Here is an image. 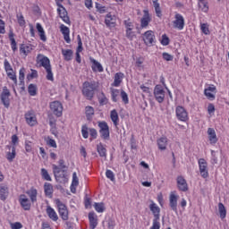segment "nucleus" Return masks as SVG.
Segmentation results:
<instances>
[{
    "instance_id": "61",
    "label": "nucleus",
    "mask_w": 229,
    "mask_h": 229,
    "mask_svg": "<svg viewBox=\"0 0 229 229\" xmlns=\"http://www.w3.org/2000/svg\"><path fill=\"white\" fill-rule=\"evenodd\" d=\"M78 184H79L78 175H76V172H74L72 174V187H78Z\"/></svg>"
},
{
    "instance_id": "8",
    "label": "nucleus",
    "mask_w": 229,
    "mask_h": 229,
    "mask_svg": "<svg viewBox=\"0 0 229 229\" xmlns=\"http://www.w3.org/2000/svg\"><path fill=\"white\" fill-rule=\"evenodd\" d=\"M175 114L178 121H182V123H185L189 120V113H187V110H185V107L182 106H178L175 108Z\"/></svg>"
},
{
    "instance_id": "11",
    "label": "nucleus",
    "mask_w": 229,
    "mask_h": 229,
    "mask_svg": "<svg viewBox=\"0 0 229 229\" xmlns=\"http://www.w3.org/2000/svg\"><path fill=\"white\" fill-rule=\"evenodd\" d=\"M37 63L39 64V67H44V69H48L51 67V61L47 58V56L44 55H38Z\"/></svg>"
},
{
    "instance_id": "16",
    "label": "nucleus",
    "mask_w": 229,
    "mask_h": 229,
    "mask_svg": "<svg viewBox=\"0 0 229 229\" xmlns=\"http://www.w3.org/2000/svg\"><path fill=\"white\" fill-rule=\"evenodd\" d=\"M19 203L23 210H30L31 208V201L24 194L20 195Z\"/></svg>"
},
{
    "instance_id": "17",
    "label": "nucleus",
    "mask_w": 229,
    "mask_h": 229,
    "mask_svg": "<svg viewBox=\"0 0 229 229\" xmlns=\"http://www.w3.org/2000/svg\"><path fill=\"white\" fill-rule=\"evenodd\" d=\"M25 120L29 126H35L37 124V116H35L33 111H29L25 114Z\"/></svg>"
},
{
    "instance_id": "43",
    "label": "nucleus",
    "mask_w": 229,
    "mask_h": 229,
    "mask_svg": "<svg viewBox=\"0 0 229 229\" xmlns=\"http://www.w3.org/2000/svg\"><path fill=\"white\" fill-rule=\"evenodd\" d=\"M41 176L43 180H46L47 182H51V175H49V173L46 168L41 169Z\"/></svg>"
},
{
    "instance_id": "4",
    "label": "nucleus",
    "mask_w": 229,
    "mask_h": 229,
    "mask_svg": "<svg viewBox=\"0 0 229 229\" xmlns=\"http://www.w3.org/2000/svg\"><path fill=\"white\" fill-rule=\"evenodd\" d=\"M154 98L157 103L162 104L165 101V90H164V87L160 84H157L154 88Z\"/></svg>"
},
{
    "instance_id": "37",
    "label": "nucleus",
    "mask_w": 229,
    "mask_h": 229,
    "mask_svg": "<svg viewBox=\"0 0 229 229\" xmlns=\"http://www.w3.org/2000/svg\"><path fill=\"white\" fill-rule=\"evenodd\" d=\"M119 94H121L119 89L111 88V99L114 103L119 101Z\"/></svg>"
},
{
    "instance_id": "38",
    "label": "nucleus",
    "mask_w": 229,
    "mask_h": 229,
    "mask_svg": "<svg viewBox=\"0 0 229 229\" xmlns=\"http://www.w3.org/2000/svg\"><path fill=\"white\" fill-rule=\"evenodd\" d=\"M218 212L221 219H225V217H226V208H225V205L222 202L218 203Z\"/></svg>"
},
{
    "instance_id": "46",
    "label": "nucleus",
    "mask_w": 229,
    "mask_h": 229,
    "mask_svg": "<svg viewBox=\"0 0 229 229\" xmlns=\"http://www.w3.org/2000/svg\"><path fill=\"white\" fill-rule=\"evenodd\" d=\"M24 72H26V68L22 67V68L19 71L20 85H24V78H25Z\"/></svg>"
},
{
    "instance_id": "34",
    "label": "nucleus",
    "mask_w": 229,
    "mask_h": 229,
    "mask_svg": "<svg viewBox=\"0 0 229 229\" xmlns=\"http://www.w3.org/2000/svg\"><path fill=\"white\" fill-rule=\"evenodd\" d=\"M15 34H13V31L10 30L9 32V39L11 42V47L12 50L13 51V53H15V51H17V41H15Z\"/></svg>"
},
{
    "instance_id": "19",
    "label": "nucleus",
    "mask_w": 229,
    "mask_h": 229,
    "mask_svg": "<svg viewBox=\"0 0 229 229\" xmlns=\"http://www.w3.org/2000/svg\"><path fill=\"white\" fill-rule=\"evenodd\" d=\"M143 13V17L140 20V26L141 28H148L149 22H151V16H149V11L148 10H144Z\"/></svg>"
},
{
    "instance_id": "9",
    "label": "nucleus",
    "mask_w": 229,
    "mask_h": 229,
    "mask_svg": "<svg viewBox=\"0 0 229 229\" xmlns=\"http://www.w3.org/2000/svg\"><path fill=\"white\" fill-rule=\"evenodd\" d=\"M200 176L208 178V163L205 158H199L198 161Z\"/></svg>"
},
{
    "instance_id": "3",
    "label": "nucleus",
    "mask_w": 229,
    "mask_h": 229,
    "mask_svg": "<svg viewBox=\"0 0 229 229\" xmlns=\"http://www.w3.org/2000/svg\"><path fill=\"white\" fill-rule=\"evenodd\" d=\"M98 126L99 128V133L103 140H110V127L105 121L98 122Z\"/></svg>"
},
{
    "instance_id": "59",
    "label": "nucleus",
    "mask_w": 229,
    "mask_h": 229,
    "mask_svg": "<svg viewBox=\"0 0 229 229\" xmlns=\"http://www.w3.org/2000/svg\"><path fill=\"white\" fill-rule=\"evenodd\" d=\"M47 144L50 146V148H57L56 141L51 139V137H47Z\"/></svg>"
},
{
    "instance_id": "44",
    "label": "nucleus",
    "mask_w": 229,
    "mask_h": 229,
    "mask_svg": "<svg viewBox=\"0 0 229 229\" xmlns=\"http://www.w3.org/2000/svg\"><path fill=\"white\" fill-rule=\"evenodd\" d=\"M37 86L35 84H30L28 87V92L30 96H37Z\"/></svg>"
},
{
    "instance_id": "29",
    "label": "nucleus",
    "mask_w": 229,
    "mask_h": 229,
    "mask_svg": "<svg viewBox=\"0 0 229 229\" xmlns=\"http://www.w3.org/2000/svg\"><path fill=\"white\" fill-rule=\"evenodd\" d=\"M36 28L38 30V33L39 35L40 40H42V42H46L47 40V38L46 37V31H44V28L42 27V24L37 23Z\"/></svg>"
},
{
    "instance_id": "22",
    "label": "nucleus",
    "mask_w": 229,
    "mask_h": 229,
    "mask_svg": "<svg viewBox=\"0 0 229 229\" xmlns=\"http://www.w3.org/2000/svg\"><path fill=\"white\" fill-rule=\"evenodd\" d=\"M6 148L8 149H11L12 151L7 152L6 154V158L8 160V162H13V159L15 158V157H17V152L15 151V146H12V145H7Z\"/></svg>"
},
{
    "instance_id": "12",
    "label": "nucleus",
    "mask_w": 229,
    "mask_h": 229,
    "mask_svg": "<svg viewBox=\"0 0 229 229\" xmlns=\"http://www.w3.org/2000/svg\"><path fill=\"white\" fill-rule=\"evenodd\" d=\"M178 198H180V196L173 192L169 196V207L175 214H178Z\"/></svg>"
},
{
    "instance_id": "5",
    "label": "nucleus",
    "mask_w": 229,
    "mask_h": 229,
    "mask_svg": "<svg viewBox=\"0 0 229 229\" xmlns=\"http://www.w3.org/2000/svg\"><path fill=\"white\" fill-rule=\"evenodd\" d=\"M55 204L61 219H63V221H67V219H69V210L67 209V206L61 202L60 199H55Z\"/></svg>"
},
{
    "instance_id": "36",
    "label": "nucleus",
    "mask_w": 229,
    "mask_h": 229,
    "mask_svg": "<svg viewBox=\"0 0 229 229\" xmlns=\"http://www.w3.org/2000/svg\"><path fill=\"white\" fill-rule=\"evenodd\" d=\"M45 195L51 198L53 196V184L45 182L44 184Z\"/></svg>"
},
{
    "instance_id": "13",
    "label": "nucleus",
    "mask_w": 229,
    "mask_h": 229,
    "mask_svg": "<svg viewBox=\"0 0 229 229\" xmlns=\"http://www.w3.org/2000/svg\"><path fill=\"white\" fill-rule=\"evenodd\" d=\"M175 21H174V28L177 30H183L185 28V19H183V16L180 13L175 14Z\"/></svg>"
},
{
    "instance_id": "45",
    "label": "nucleus",
    "mask_w": 229,
    "mask_h": 229,
    "mask_svg": "<svg viewBox=\"0 0 229 229\" xmlns=\"http://www.w3.org/2000/svg\"><path fill=\"white\" fill-rule=\"evenodd\" d=\"M89 140L90 142H92L93 140H96V139H98V130H96L95 128H89Z\"/></svg>"
},
{
    "instance_id": "2",
    "label": "nucleus",
    "mask_w": 229,
    "mask_h": 229,
    "mask_svg": "<svg viewBox=\"0 0 229 229\" xmlns=\"http://www.w3.org/2000/svg\"><path fill=\"white\" fill-rule=\"evenodd\" d=\"M52 168H53L54 176L56 182H58V183H62L63 185H65V183L69 182V177L67 176V174H65L67 173V171L62 170L56 165H53Z\"/></svg>"
},
{
    "instance_id": "18",
    "label": "nucleus",
    "mask_w": 229,
    "mask_h": 229,
    "mask_svg": "<svg viewBox=\"0 0 229 229\" xmlns=\"http://www.w3.org/2000/svg\"><path fill=\"white\" fill-rule=\"evenodd\" d=\"M89 217V228L90 229H96L98 226V215L94 212L91 211L88 215Z\"/></svg>"
},
{
    "instance_id": "26",
    "label": "nucleus",
    "mask_w": 229,
    "mask_h": 229,
    "mask_svg": "<svg viewBox=\"0 0 229 229\" xmlns=\"http://www.w3.org/2000/svg\"><path fill=\"white\" fill-rule=\"evenodd\" d=\"M8 198V185L4 183L0 184V199L4 201Z\"/></svg>"
},
{
    "instance_id": "48",
    "label": "nucleus",
    "mask_w": 229,
    "mask_h": 229,
    "mask_svg": "<svg viewBox=\"0 0 229 229\" xmlns=\"http://www.w3.org/2000/svg\"><path fill=\"white\" fill-rule=\"evenodd\" d=\"M123 24L125 26V30H133L134 25L133 22H131V20L128 19L123 21Z\"/></svg>"
},
{
    "instance_id": "21",
    "label": "nucleus",
    "mask_w": 229,
    "mask_h": 229,
    "mask_svg": "<svg viewBox=\"0 0 229 229\" xmlns=\"http://www.w3.org/2000/svg\"><path fill=\"white\" fill-rule=\"evenodd\" d=\"M149 209L154 216V219H160V208L157 206V203L151 201Z\"/></svg>"
},
{
    "instance_id": "52",
    "label": "nucleus",
    "mask_w": 229,
    "mask_h": 229,
    "mask_svg": "<svg viewBox=\"0 0 229 229\" xmlns=\"http://www.w3.org/2000/svg\"><path fill=\"white\" fill-rule=\"evenodd\" d=\"M78 47L76 53H81L83 51V42H81V36H77Z\"/></svg>"
},
{
    "instance_id": "7",
    "label": "nucleus",
    "mask_w": 229,
    "mask_h": 229,
    "mask_svg": "<svg viewBox=\"0 0 229 229\" xmlns=\"http://www.w3.org/2000/svg\"><path fill=\"white\" fill-rule=\"evenodd\" d=\"M12 93H10V89L5 86L3 88V91L0 95V99L2 104L5 108H10V97Z\"/></svg>"
},
{
    "instance_id": "62",
    "label": "nucleus",
    "mask_w": 229,
    "mask_h": 229,
    "mask_svg": "<svg viewBox=\"0 0 229 229\" xmlns=\"http://www.w3.org/2000/svg\"><path fill=\"white\" fill-rule=\"evenodd\" d=\"M161 44L162 46H169V37L167 35L164 34L162 36Z\"/></svg>"
},
{
    "instance_id": "63",
    "label": "nucleus",
    "mask_w": 229,
    "mask_h": 229,
    "mask_svg": "<svg viewBox=\"0 0 229 229\" xmlns=\"http://www.w3.org/2000/svg\"><path fill=\"white\" fill-rule=\"evenodd\" d=\"M18 23L20 26H25L26 25V20H24V16L21 14L20 16L17 15Z\"/></svg>"
},
{
    "instance_id": "40",
    "label": "nucleus",
    "mask_w": 229,
    "mask_h": 229,
    "mask_svg": "<svg viewBox=\"0 0 229 229\" xmlns=\"http://www.w3.org/2000/svg\"><path fill=\"white\" fill-rule=\"evenodd\" d=\"M92 115H94V107L90 106H86V117L88 121H92Z\"/></svg>"
},
{
    "instance_id": "64",
    "label": "nucleus",
    "mask_w": 229,
    "mask_h": 229,
    "mask_svg": "<svg viewBox=\"0 0 229 229\" xmlns=\"http://www.w3.org/2000/svg\"><path fill=\"white\" fill-rule=\"evenodd\" d=\"M107 228L108 229H114L115 228V220L109 218L107 221Z\"/></svg>"
},
{
    "instance_id": "33",
    "label": "nucleus",
    "mask_w": 229,
    "mask_h": 229,
    "mask_svg": "<svg viewBox=\"0 0 229 229\" xmlns=\"http://www.w3.org/2000/svg\"><path fill=\"white\" fill-rule=\"evenodd\" d=\"M62 55L66 62L72 60L73 52L72 49H62Z\"/></svg>"
},
{
    "instance_id": "42",
    "label": "nucleus",
    "mask_w": 229,
    "mask_h": 229,
    "mask_svg": "<svg viewBox=\"0 0 229 229\" xmlns=\"http://www.w3.org/2000/svg\"><path fill=\"white\" fill-rule=\"evenodd\" d=\"M90 129H89V126L87 124H83L81 126V135L83 139H89V131Z\"/></svg>"
},
{
    "instance_id": "25",
    "label": "nucleus",
    "mask_w": 229,
    "mask_h": 229,
    "mask_svg": "<svg viewBox=\"0 0 229 229\" xmlns=\"http://www.w3.org/2000/svg\"><path fill=\"white\" fill-rule=\"evenodd\" d=\"M157 148L160 151H165L167 149V138L161 137L157 140Z\"/></svg>"
},
{
    "instance_id": "31",
    "label": "nucleus",
    "mask_w": 229,
    "mask_h": 229,
    "mask_svg": "<svg viewBox=\"0 0 229 229\" xmlns=\"http://www.w3.org/2000/svg\"><path fill=\"white\" fill-rule=\"evenodd\" d=\"M31 49L33 48L30 45L21 44L20 46V53L21 55H24V56H28L31 53Z\"/></svg>"
},
{
    "instance_id": "28",
    "label": "nucleus",
    "mask_w": 229,
    "mask_h": 229,
    "mask_svg": "<svg viewBox=\"0 0 229 229\" xmlns=\"http://www.w3.org/2000/svg\"><path fill=\"white\" fill-rule=\"evenodd\" d=\"M26 194H28V196L30 198L31 203H35V201H37V195L38 194V191H37V189L32 187L26 191Z\"/></svg>"
},
{
    "instance_id": "39",
    "label": "nucleus",
    "mask_w": 229,
    "mask_h": 229,
    "mask_svg": "<svg viewBox=\"0 0 229 229\" xmlns=\"http://www.w3.org/2000/svg\"><path fill=\"white\" fill-rule=\"evenodd\" d=\"M94 208H95V210L98 212V214H103V212H105V203L103 202H100V203L95 202Z\"/></svg>"
},
{
    "instance_id": "10",
    "label": "nucleus",
    "mask_w": 229,
    "mask_h": 229,
    "mask_svg": "<svg viewBox=\"0 0 229 229\" xmlns=\"http://www.w3.org/2000/svg\"><path fill=\"white\" fill-rule=\"evenodd\" d=\"M50 110L56 117H62V112H64V106L60 101H54L50 103Z\"/></svg>"
},
{
    "instance_id": "41",
    "label": "nucleus",
    "mask_w": 229,
    "mask_h": 229,
    "mask_svg": "<svg viewBox=\"0 0 229 229\" xmlns=\"http://www.w3.org/2000/svg\"><path fill=\"white\" fill-rule=\"evenodd\" d=\"M47 72V80L48 81H55V77L53 75V69L50 67L45 69Z\"/></svg>"
},
{
    "instance_id": "47",
    "label": "nucleus",
    "mask_w": 229,
    "mask_h": 229,
    "mask_svg": "<svg viewBox=\"0 0 229 229\" xmlns=\"http://www.w3.org/2000/svg\"><path fill=\"white\" fill-rule=\"evenodd\" d=\"M4 66L6 73L13 72V68L12 67V64H10V62H8V59H4Z\"/></svg>"
},
{
    "instance_id": "51",
    "label": "nucleus",
    "mask_w": 229,
    "mask_h": 229,
    "mask_svg": "<svg viewBox=\"0 0 229 229\" xmlns=\"http://www.w3.org/2000/svg\"><path fill=\"white\" fill-rule=\"evenodd\" d=\"M121 98L124 105H128V103H130V98H128V93H126V91L123 89L121 90Z\"/></svg>"
},
{
    "instance_id": "54",
    "label": "nucleus",
    "mask_w": 229,
    "mask_h": 229,
    "mask_svg": "<svg viewBox=\"0 0 229 229\" xmlns=\"http://www.w3.org/2000/svg\"><path fill=\"white\" fill-rule=\"evenodd\" d=\"M106 176L111 182H115V174H114V172H112V170H106Z\"/></svg>"
},
{
    "instance_id": "53",
    "label": "nucleus",
    "mask_w": 229,
    "mask_h": 229,
    "mask_svg": "<svg viewBox=\"0 0 229 229\" xmlns=\"http://www.w3.org/2000/svg\"><path fill=\"white\" fill-rule=\"evenodd\" d=\"M60 31L63 35H70V33H71V30L69 29V27H67L64 24H62L60 26Z\"/></svg>"
},
{
    "instance_id": "14",
    "label": "nucleus",
    "mask_w": 229,
    "mask_h": 229,
    "mask_svg": "<svg viewBox=\"0 0 229 229\" xmlns=\"http://www.w3.org/2000/svg\"><path fill=\"white\" fill-rule=\"evenodd\" d=\"M177 182V189L181 191L182 192H187L189 191V184H187V181L183 176H178L176 179Z\"/></svg>"
},
{
    "instance_id": "15",
    "label": "nucleus",
    "mask_w": 229,
    "mask_h": 229,
    "mask_svg": "<svg viewBox=\"0 0 229 229\" xmlns=\"http://www.w3.org/2000/svg\"><path fill=\"white\" fill-rule=\"evenodd\" d=\"M57 13L65 24H71V19L69 18L67 9L64 6L57 8Z\"/></svg>"
},
{
    "instance_id": "50",
    "label": "nucleus",
    "mask_w": 229,
    "mask_h": 229,
    "mask_svg": "<svg viewBox=\"0 0 229 229\" xmlns=\"http://www.w3.org/2000/svg\"><path fill=\"white\" fill-rule=\"evenodd\" d=\"M99 105L102 106L108 103V98L105 96L104 92H101V97L98 98Z\"/></svg>"
},
{
    "instance_id": "35",
    "label": "nucleus",
    "mask_w": 229,
    "mask_h": 229,
    "mask_svg": "<svg viewBox=\"0 0 229 229\" xmlns=\"http://www.w3.org/2000/svg\"><path fill=\"white\" fill-rule=\"evenodd\" d=\"M97 151L102 158H106V148L103 146V143L97 145Z\"/></svg>"
},
{
    "instance_id": "6",
    "label": "nucleus",
    "mask_w": 229,
    "mask_h": 229,
    "mask_svg": "<svg viewBox=\"0 0 229 229\" xmlns=\"http://www.w3.org/2000/svg\"><path fill=\"white\" fill-rule=\"evenodd\" d=\"M143 41H144L145 46L151 47V46H153L157 42V38L155 37V32H153V30H147L143 34Z\"/></svg>"
},
{
    "instance_id": "55",
    "label": "nucleus",
    "mask_w": 229,
    "mask_h": 229,
    "mask_svg": "<svg viewBox=\"0 0 229 229\" xmlns=\"http://www.w3.org/2000/svg\"><path fill=\"white\" fill-rule=\"evenodd\" d=\"M125 37L126 38H128V40H133V38L135 37V32H133V30H125Z\"/></svg>"
},
{
    "instance_id": "23",
    "label": "nucleus",
    "mask_w": 229,
    "mask_h": 229,
    "mask_svg": "<svg viewBox=\"0 0 229 229\" xmlns=\"http://www.w3.org/2000/svg\"><path fill=\"white\" fill-rule=\"evenodd\" d=\"M105 24L107 28H115V16H112V13H107L105 20Z\"/></svg>"
},
{
    "instance_id": "57",
    "label": "nucleus",
    "mask_w": 229,
    "mask_h": 229,
    "mask_svg": "<svg viewBox=\"0 0 229 229\" xmlns=\"http://www.w3.org/2000/svg\"><path fill=\"white\" fill-rule=\"evenodd\" d=\"M162 56H163V59L165 60V62H173L174 60L173 55L167 52H164Z\"/></svg>"
},
{
    "instance_id": "27",
    "label": "nucleus",
    "mask_w": 229,
    "mask_h": 229,
    "mask_svg": "<svg viewBox=\"0 0 229 229\" xmlns=\"http://www.w3.org/2000/svg\"><path fill=\"white\" fill-rule=\"evenodd\" d=\"M208 135L210 144L217 143V135L216 134V130H214V128L208 129Z\"/></svg>"
},
{
    "instance_id": "60",
    "label": "nucleus",
    "mask_w": 229,
    "mask_h": 229,
    "mask_svg": "<svg viewBox=\"0 0 229 229\" xmlns=\"http://www.w3.org/2000/svg\"><path fill=\"white\" fill-rule=\"evenodd\" d=\"M204 94L210 101H214V99H216V95H214L211 91L204 90Z\"/></svg>"
},
{
    "instance_id": "32",
    "label": "nucleus",
    "mask_w": 229,
    "mask_h": 229,
    "mask_svg": "<svg viewBox=\"0 0 229 229\" xmlns=\"http://www.w3.org/2000/svg\"><path fill=\"white\" fill-rule=\"evenodd\" d=\"M110 118L114 126H119V114H117V110L114 109L111 111Z\"/></svg>"
},
{
    "instance_id": "58",
    "label": "nucleus",
    "mask_w": 229,
    "mask_h": 229,
    "mask_svg": "<svg viewBox=\"0 0 229 229\" xmlns=\"http://www.w3.org/2000/svg\"><path fill=\"white\" fill-rule=\"evenodd\" d=\"M8 78L13 81V83L17 84V75L13 72H9L6 73Z\"/></svg>"
},
{
    "instance_id": "24",
    "label": "nucleus",
    "mask_w": 229,
    "mask_h": 229,
    "mask_svg": "<svg viewBox=\"0 0 229 229\" xmlns=\"http://www.w3.org/2000/svg\"><path fill=\"white\" fill-rule=\"evenodd\" d=\"M124 78V73L123 72H116L114 74V81L111 84L112 87H120L121 83H123V79Z\"/></svg>"
},
{
    "instance_id": "30",
    "label": "nucleus",
    "mask_w": 229,
    "mask_h": 229,
    "mask_svg": "<svg viewBox=\"0 0 229 229\" xmlns=\"http://www.w3.org/2000/svg\"><path fill=\"white\" fill-rule=\"evenodd\" d=\"M47 214L48 217L52 219V221H58V215L56 214V211L50 206H47Z\"/></svg>"
},
{
    "instance_id": "20",
    "label": "nucleus",
    "mask_w": 229,
    "mask_h": 229,
    "mask_svg": "<svg viewBox=\"0 0 229 229\" xmlns=\"http://www.w3.org/2000/svg\"><path fill=\"white\" fill-rule=\"evenodd\" d=\"M90 62L92 63L91 69L93 72H103L105 71L101 63L98 62L96 59L91 58Z\"/></svg>"
},
{
    "instance_id": "56",
    "label": "nucleus",
    "mask_w": 229,
    "mask_h": 229,
    "mask_svg": "<svg viewBox=\"0 0 229 229\" xmlns=\"http://www.w3.org/2000/svg\"><path fill=\"white\" fill-rule=\"evenodd\" d=\"M35 78H38V72L37 70H31V73L27 75V80H33Z\"/></svg>"
},
{
    "instance_id": "1",
    "label": "nucleus",
    "mask_w": 229,
    "mask_h": 229,
    "mask_svg": "<svg viewBox=\"0 0 229 229\" xmlns=\"http://www.w3.org/2000/svg\"><path fill=\"white\" fill-rule=\"evenodd\" d=\"M98 89H99V82L96 81H86L82 83V89H81L82 96L86 98V99H88L89 101H92Z\"/></svg>"
},
{
    "instance_id": "49",
    "label": "nucleus",
    "mask_w": 229,
    "mask_h": 229,
    "mask_svg": "<svg viewBox=\"0 0 229 229\" xmlns=\"http://www.w3.org/2000/svg\"><path fill=\"white\" fill-rule=\"evenodd\" d=\"M200 30L204 35H210V30H208V23H201Z\"/></svg>"
}]
</instances>
